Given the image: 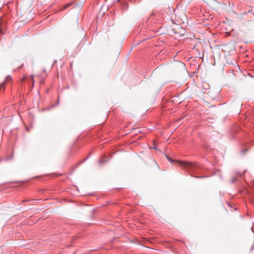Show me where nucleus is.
Wrapping results in <instances>:
<instances>
[{"label": "nucleus", "instance_id": "nucleus-12", "mask_svg": "<svg viewBox=\"0 0 254 254\" xmlns=\"http://www.w3.org/2000/svg\"><path fill=\"white\" fill-rule=\"evenodd\" d=\"M104 162V161H103V160H101L99 161L100 163H103V162Z\"/></svg>", "mask_w": 254, "mask_h": 254}, {"label": "nucleus", "instance_id": "nucleus-3", "mask_svg": "<svg viewBox=\"0 0 254 254\" xmlns=\"http://www.w3.org/2000/svg\"><path fill=\"white\" fill-rule=\"evenodd\" d=\"M246 172V171H244L243 173H240L239 172H236V177H242L243 174Z\"/></svg>", "mask_w": 254, "mask_h": 254}, {"label": "nucleus", "instance_id": "nucleus-8", "mask_svg": "<svg viewBox=\"0 0 254 254\" xmlns=\"http://www.w3.org/2000/svg\"><path fill=\"white\" fill-rule=\"evenodd\" d=\"M166 157H167V158L169 162H170L171 163H172V162H173V161H174V160H173L172 159H171L170 157H169V156H166Z\"/></svg>", "mask_w": 254, "mask_h": 254}, {"label": "nucleus", "instance_id": "nucleus-11", "mask_svg": "<svg viewBox=\"0 0 254 254\" xmlns=\"http://www.w3.org/2000/svg\"><path fill=\"white\" fill-rule=\"evenodd\" d=\"M70 5V4H67L65 5V7L64 8H66V7H67L68 6H69V5Z\"/></svg>", "mask_w": 254, "mask_h": 254}, {"label": "nucleus", "instance_id": "nucleus-7", "mask_svg": "<svg viewBox=\"0 0 254 254\" xmlns=\"http://www.w3.org/2000/svg\"><path fill=\"white\" fill-rule=\"evenodd\" d=\"M11 80V78L10 76L8 75L5 78V81H10Z\"/></svg>", "mask_w": 254, "mask_h": 254}, {"label": "nucleus", "instance_id": "nucleus-6", "mask_svg": "<svg viewBox=\"0 0 254 254\" xmlns=\"http://www.w3.org/2000/svg\"><path fill=\"white\" fill-rule=\"evenodd\" d=\"M30 80H32V87H33L34 86V76L33 75H31L30 76Z\"/></svg>", "mask_w": 254, "mask_h": 254}, {"label": "nucleus", "instance_id": "nucleus-9", "mask_svg": "<svg viewBox=\"0 0 254 254\" xmlns=\"http://www.w3.org/2000/svg\"><path fill=\"white\" fill-rule=\"evenodd\" d=\"M140 0H130V1H132L133 2H138Z\"/></svg>", "mask_w": 254, "mask_h": 254}, {"label": "nucleus", "instance_id": "nucleus-4", "mask_svg": "<svg viewBox=\"0 0 254 254\" xmlns=\"http://www.w3.org/2000/svg\"><path fill=\"white\" fill-rule=\"evenodd\" d=\"M27 79V77L26 76H23V77L20 80V83L21 84V86H22L24 84V82L25 80Z\"/></svg>", "mask_w": 254, "mask_h": 254}, {"label": "nucleus", "instance_id": "nucleus-2", "mask_svg": "<svg viewBox=\"0 0 254 254\" xmlns=\"http://www.w3.org/2000/svg\"><path fill=\"white\" fill-rule=\"evenodd\" d=\"M0 34H4L3 25V23L0 21Z\"/></svg>", "mask_w": 254, "mask_h": 254}, {"label": "nucleus", "instance_id": "nucleus-5", "mask_svg": "<svg viewBox=\"0 0 254 254\" xmlns=\"http://www.w3.org/2000/svg\"><path fill=\"white\" fill-rule=\"evenodd\" d=\"M0 89H3V90H4V89H5V81L2 82L0 84Z\"/></svg>", "mask_w": 254, "mask_h": 254}, {"label": "nucleus", "instance_id": "nucleus-15", "mask_svg": "<svg viewBox=\"0 0 254 254\" xmlns=\"http://www.w3.org/2000/svg\"><path fill=\"white\" fill-rule=\"evenodd\" d=\"M30 81L31 82H32V80H31L30 79Z\"/></svg>", "mask_w": 254, "mask_h": 254}, {"label": "nucleus", "instance_id": "nucleus-13", "mask_svg": "<svg viewBox=\"0 0 254 254\" xmlns=\"http://www.w3.org/2000/svg\"><path fill=\"white\" fill-rule=\"evenodd\" d=\"M195 178H202V177H197V176H195ZM203 177H204V176H203Z\"/></svg>", "mask_w": 254, "mask_h": 254}, {"label": "nucleus", "instance_id": "nucleus-10", "mask_svg": "<svg viewBox=\"0 0 254 254\" xmlns=\"http://www.w3.org/2000/svg\"><path fill=\"white\" fill-rule=\"evenodd\" d=\"M236 180V178H233L232 180V182H235V181Z\"/></svg>", "mask_w": 254, "mask_h": 254}, {"label": "nucleus", "instance_id": "nucleus-14", "mask_svg": "<svg viewBox=\"0 0 254 254\" xmlns=\"http://www.w3.org/2000/svg\"><path fill=\"white\" fill-rule=\"evenodd\" d=\"M154 14H154V13H152L151 14V16H152V15H154Z\"/></svg>", "mask_w": 254, "mask_h": 254}, {"label": "nucleus", "instance_id": "nucleus-1", "mask_svg": "<svg viewBox=\"0 0 254 254\" xmlns=\"http://www.w3.org/2000/svg\"><path fill=\"white\" fill-rule=\"evenodd\" d=\"M178 162L182 167L188 171L190 174V173H193L199 167V165L196 162L192 163L182 161H178Z\"/></svg>", "mask_w": 254, "mask_h": 254}]
</instances>
